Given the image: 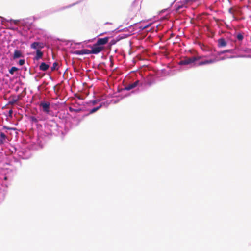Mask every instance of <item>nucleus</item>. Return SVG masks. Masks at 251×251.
<instances>
[{
    "label": "nucleus",
    "mask_w": 251,
    "mask_h": 251,
    "mask_svg": "<svg viewBox=\"0 0 251 251\" xmlns=\"http://www.w3.org/2000/svg\"><path fill=\"white\" fill-rule=\"evenodd\" d=\"M201 48L204 51L208 52L209 54L213 56V57L212 58H208L202 61H200L198 58L195 56H192L190 58H186L184 59L181 60L178 62V64L182 66L186 65L195 66L211 64L216 62L218 60L217 56H216L215 55H221L226 53L234 54L237 51H239L240 50V47L237 45H236L234 48L227 49L219 51H217L216 49L207 46H203V47Z\"/></svg>",
    "instance_id": "f257e3e1"
},
{
    "label": "nucleus",
    "mask_w": 251,
    "mask_h": 251,
    "mask_svg": "<svg viewBox=\"0 0 251 251\" xmlns=\"http://www.w3.org/2000/svg\"><path fill=\"white\" fill-rule=\"evenodd\" d=\"M155 80L153 76H148L142 77L141 79H137L135 81L125 86L124 90L130 91V92L125 94L123 98L129 96L132 94H137L142 91H144L148 89L153 83Z\"/></svg>",
    "instance_id": "f03ea898"
},
{
    "label": "nucleus",
    "mask_w": 251,
    "mask_h": 251,
    "mask_svg": "<svg viewBox=\"0 0 251 251\" xmlns=\"http://www.w3.org/2000/svg\"><path fill=\"white\" fill-rule=\"evenodd\" d=\"M34 21V17H30L20 20L10 19L8 22L11 24H14L20 27H23V30L27 31L31 28Z\"/></svg>",
    "instance_id": "7ed1b4c3"
},
{
    "label": "nucleus",
    "mask_w": 251,
    "mask_h": 251,
    "mask_svg": "<svg viewBox=\"0 0 251 251\" xmlns=\"http://www.w3.org/2000/svg\"><path fill=\"white\" fill-rule=\"evenodd\" d=\"M58 125L54 120L46 121L44 124V136H49L55 134V132L58 130Z\"/></svg>",
    "instance_id": "20e7f679"
},
{
    "label": "nucleus",
    "mask_w": 251,
    "mask_h": 251,
    "mask_svg": "<svg viewBox=\"0 0 251 251\" xmlns=\"http://www.w3.org/2000/svg\"><path fill=\"white\" fill-rule=\"evenodd\" d=\"M14 150L19 157L22 159H27L31 156V150L25 145H23L22 146H18L17 147H14Z\"/></svg>",
    "instance_id": "39448f33"
},
{
    "label": "nucleus",
    "mask_w": 251,
    "mask_h": 251,
    "mask_svg": "<svg viewBox=\"0 0 251 251\" xmlns=\"http://www.w3.org/2000/svg\"><path fill=\"white\" fill-rule=\"evenodd\" d=\"M193 1V0H182L180 2H177L175 4L173 11H175L177 13H179L181 9L186 8L187 4Z\"/></svg>",
    "instance_id": "423d86ee"
},
{
    "label": "nucleus",
    "mask_w": 251,
    "mask_h": 251,
    "mask_svg": "<svg viewBox=\"0 0 251 251\" xmlns=\"http://www.w3.org/2000/svg\"><path fill=\"white\" fill-rule=\"evenodd\" d=\"M63 122H64V128L66 131H68L70 128L76 126L78 124V123L75 124V123L77 122V120L76 119H73L71 120L68 119H65Z\"/></svg>",
    "instance_id": "0eeeda50"
},
{
    "label": "nucleus",
    "mask_w": 251,
    "mask_h": 251,
    "mask_svg": "<svg viewBox=\"0 0 251 251\" xmlns=\"http://www.w3.org/2000/svg\"><path fill=\"white\" fill-rule=\"evenodd\" d=\"M24 57V52L23 47H17L14 50V52L11 57L13 60H16L17 59L22 58Z\"/></svg>",
    "instance_id": "6e6552de"
},
{
    "label": "nucleus",
    "mask_w": 251,
    "mask_h": 251,
    "mask_svg": "<svg viewBox=\"0 0 251 251\" xmlns=\"http://www.w3.org/2000/svg\"><path fill=\"white\" fill-rule=\"evenodd\" d=\"M87 47L91 49L90 50V54H98L103 50V48L100 47L97 43L93 45H88Z\"/></svg>",
    "instance_id": "1a4fd4ad"
},
{
    "label": "nucleus",
    "mask_w": 251,
    "mask_h": 251,
    "mask_svg": "<svg viewBox=\"0 0 251 251\" xmlns=\"http://www.w3.org/2000/svg\"><path fill=\"white\" fill-rule=\"evenodd\" d=\"M109 104V102H108V101H102V102H100V103L99 105H98L96 107H94L92 108V109H91L88 113L84 114L83 115H82V116L83 117H84V116H88V115H89L90 114L94 113L96 112L97 110H98L100 108L102 107L103 106H104L105 107H107Z\"/></svg>",
    "instance_id": "9d476101"
},
{
    "label": "nucleus",
    "mask_w": 251,
    "mask_h": 251,
    "mask_svg": "<svg viewBox=\"0 0 251 251\" xmlns=\"http://www.w3.org/2000/svg\"><path fill=\"white\" fill-rule=\"evenodd\" d=\"M41 110L46 114H49L50 112V103L49 102L43 100L39 104Z\"/></svg>",
    "instance_id": "9b49d317"
},
{
    "label": "nucleus",
    "mask_w": 251,
    "mask_h": 251,
    "mask_svg": "<svg viewBox=\"0 0 251 251\" xmlns=\"http://www.w3.org/2000/svg\"><path fill=\"white\" fill-rule=\"evenodd\" d=\"M141 24H140V25L138 27L139 29H136L135 30H134V31L136 33H138V32H141L144 30H145L146 31H147V32L150 31L151 30H149V29L151 28V23H149L145 24L144 23L142 22V21H141Z\"/></svg>",
    "instance_id": "f8f14e48"
},
{
    "label": "nucleus",
    "mask_w": 251,
    "mask_h": 251,
    "mask_svg": "<svg viewBox=\"0 0 251 251\" xmlns=\"http://www.w3.org/2000/svg\"><path fill=\"white\" fill-rule=\"evenodd\" d=\"M233 37L235 38L234 43L238 42L239 44L241 45L243 40L244 39V33L242 32H235L233 34Z\"/></svg>",
    "instance_id": "ddd939ff"
},
{
    "label": "nucleus",
    "mask_w": 251,
    "mask_h": 251,
    "mask_svg": "<svg viewBox=\"0 0 251 251\" xmlns=\"http://www.w3.org/2000/svg\"><path fill=\"white\" fill-rule=\"evenodd\" d=\"M163 25L160 24H158L157 22H154L153 23H151V28L149 30H151L150 32H157L158 30H160L162 29Z\"/></svg>",
    "instance_id": "4468645a"
},
{
    "label": "nucleus",
    "mask_w": 251,
    "mask_h": 251,
    "mask_svg": "<svg viewBox=\"0 0 251 251\" xmlns=\"http://www.w3.org/2000/svg\"><path fill=\"white\" fill-rule=\"evenodd\" d=\"M30 47L31 49L34 50H41L44 47V44L43 42H33L31 43L30 45Z\"/></svg>",
    "instance_id": "2eb2a0df"
},
{
    "label": "nucleus",
    "mask_w": 251,
    "mask_h": 251,
    "mask_svg": "<svg viewBox=\"0 0 251 251\" xmlns=\"http://www.w3.org/2000/svg\"><path fill=\"white\" fill-rule=\"evenodd\" d=\"M141 22H137L136 23L133 24L132 25H129L127 28H128V29L127 31H129L130 34H133L135 33H136L134 30L136 29H139L138 27L140 25V24H141Z\"/></svg>",
    "instance_id": "dca6fc26"
},
{
    "label": "nucleus",
    "mask_w": 251,
    "mask_h": 251,
    "mask_svg": "<svg viewBox=\"0 0 251 251\" xmlns=\"http://www.w3.org/2000/svg\"><path fill=\"white\" fill-rule=\"evenodd\" d=\"M109 39L110 37L98 38L96 43L100 47L104 48V46L108 43Z\"/></svg>",
    "instance_id": "f3484780"
},
{
    "label": "nucleus",
    "mask_w": 251,
    "mask_h": 251,
    "mask_svg": "<svg viewBox=\"0 0 251 251\" xmlns=\"http://www.w3.org/2000/svg\"><path fill=\"white\" fill-rule=\"evenodd\" d=\"M27 118L31 124H35L37 126V128H38V122L41 120L39 117L29 115L28 116Z\"/></svg>",
    "instance_id": "a211bd4d"
},
{
    "label": "nucleus",
    "mask_w": 251,
    "mask_h": 251,
    "mask_svg": "<svg viewBox=\"0 0 251 251\" xmlns=\"http://www.w3.org/2000/svg\"><path fill=\"white\" fill-rule=\"evenodd\" d=\"M73 53L74 54L78 55L90 54V50L86 49H83L81 50H75L73 52Z\"/></svg>",
    "instance_id": "6ab92c4d"
},
{
    "label": "nucleus",
    "mask_w": 251,
    "mask_h": 251,
    "mask_svg": "<svg viewBox=\"0 0 251 251\" xmlns=\"http://www.w3.org/2000/svg\"><path fill=\"white\" fill-rule=\"evenodd\" d=\"M227 42L225 38L221 37L217 40V46L218 48H223L227 46Z\"/></svg>",
    "instance_id": "aec40b11"
},
{
    "label": "nucleus",
    "mask_w": 251,
    "mask_h": 251,
    "mask_svg": "<svg viewBox=\"0 0 251 251\" xmlns=\"http://www.w3.org/2000/svg\"><path fill=\"white\" fill-rule=\"evenodd\" d=\"M69 110L71 112H79L80 111H84L85 110V107L84 106H81L80 107L70 106L69 107Z\"/></svg>",
    "instance_id": "412c9836"
},
{
    "label": "nucleus",
    "mask_w": 251,
    "mask_h": 251,
    "mask_svg": "<svg viewBox=\"0 0 251 251\" xmlns=\"http://www.w3.org/2000/svg\"><path fill=\"white\" fill-rule=\"evenodd\" d=\"M50 68V65L45 62H42L39 66V69L42 71H46Z\"/></svg>",
    "instance_id": "4be33fe9"
},
{
    "label": "nucleus",
    "mask_w": 251,
    "mask_h": 251,
    "mask_svg": "<svg viewBox=\"0 0 251 251\" xmlns=\"http://www.w3.org/2000/svg\"><path fill=\"white\" fill-rule=\"evenodd\" d=\"M81 2V1H77L76 2H75V3H73L72 4H69L66 6H64V7H61L60 8L58 9H57V10H54L53 12H57V11H62V10H65L67 8H70V7H72L78 3H79L80 2Z\"/></svg>",
    "instance_id": "5701e85b"
},
{
    "label": "nucleus",
    "mask_w": 251,
    "mask_h": 251,
    "mask_svg": "<svg viewBox=\"0 0 251 251\" xmlns=\"http://www.w3.org/2000/svg\"><path fill=\"white\" fill-rule=\"evenodd\" d=\"M43 55V51L42 50H37L36 51V54L33 58V60L34 61L39 60L40 59H41L42 58Z\"/></svg>",
    "instance_id": "b1692460"
},
{
    "label": "nucleus",
    "mask_w": 251,
    "mask_h": 251,
    "mask_svg": "<svg viewBox=\"0 0 251 251\" xmlns=\"http://www.w3.org/2000/svg\"><path fill=\"white\" fill-rule=\"evenodd\" d=\"M131 34H130V33H127V34H126V33H122V34H121L119 35L116 38L117 39V41H120L122 39H125V38H126L128 37Z\"/></svg>",
    "instance_id": "393cba45"
},
{
    "label": "nucleus",
    "mask_w": 251,
    "mask_h": 251,
    "mask_svg": "<svg viewBox=\"0 0 251 251\" xmlns=\"http://www.w3.org/2000/svg\"><path fill=\"white\" fill-rule=\"evenodd\" d=\"M7 139L6 135L2 132H0V145L4 144Z\"/></svg>",
    "instance_id": "a878e982"
},
{
    "label": "nucleus",
    "mask_w": 251,
    "mask_h": 251,
    "mask_svg": "<svg viewBox=\"0 0 251 251\" xmlns=\"http://www.w3.org/2000/svg\"><path fill=\"white\" fill-rule=\"evenodd\" d=\"M171 7V6H170L169 7H168L167 8L164 9L162 10L161 11H160L159 12V15H162L163 13H164L165 12H166V15H165V16H167L168 14H169L170 13L171 11V9L170 8ZM163 17H164V15H163Z\"/></svg>",
    "instance_id": "bb28decb"
},
{
    "label": "nucleus",
    "mask_w": 251,
    "mask_h": 251,
    "mask_svg": "<svg viewBox=\"0 0 251 251\" xmlns=\"http://www.w3.org/2000/svg\"><path fill=\"white\" fill-rule=\"evenodd\" d=\"M19 70V69L18 68L13 66L9 69V72L11 75H13L14 73L16 71H18Z\"/></svg>",
    "instance_id": "cd10ccee"
},
{
    "label": "nucleus",
    "mask_w": 251,
    "mask_h": 251,
    "mask_svg": "<svg viewBox=\"0 0 251 251\" xmlns=\"http://www.w3.org/2000/svg\"><path fill=\"white\" fill-rule=\"evenodd\" d=\"M128 29V28H124L123 29H120V27L117 28L115 30H113L112 32H115L116 33H119L121 31H127Z\"/></svg>",
    "instance_id": "c85d7f7f"
},
{
    "label": "nucleus",
    "mask_w": 251,
    "mask_h": 251,
    "mask_svg": "<svg viewBox=\"0 0 251 251\" xmlns=\"http://www.w3.org/2000/svg\"><path fill=\"white\" fill-rule=\"evenodd\" d=\"M58 68V63L56 62H54L53 63L52 66L51 67V71H54V70H57Z\"/></svg>",
    "instance_id": "c756f323"
},
{
    "label": "nucleus",
    "mask_w": 251,
    "mask_h": 251,
    "mask_svg": "<svg viewBox=\"0 0 251 251\" xmlns=\"http://www.w3.org/2000/svg\"><path fill=\"white\" fill-rule=\"evenodd\" d=\"M136 0H135L132 3V5H131V7H132V10H134L135 11H137V10H138L139 9L138 7H137V8H135V7H136Z\"/></svg>",
    "instance_id": "7c9ffc66"
},
{
    "label": "nucleus",
    "mask_w": 251,
    "mask_h": 251,
    "mask_svg": "<svg viewBox=\"0 0 251 251\" xmlns=\"http://www.w3.org/2000/svg\"><path fill=\"white\" fill-rule=\"evenodd\" d=\"M118 42V41H117L116 38H115L113 39L110 40V41L109 42V45L110 46H113V45L116 44Z\"/></svg>",
    "instance_id": "2f4dec72"
},
{
    "label": "nucleus",
    "mask_w": 251,
    "mask_h": 251,
    "mask_svg": "<svg viewBox=\"0 0 251 251\" xmlns=\"http://www.w3.org/2000/svg\"><path fill=\"white\" fill-rule=\"evenodd\" d=\"M17 101V99H13L9 101L8 102V105H13L14 104L16 101Z\"/></svg>",
    "instance_id": "473e14b6"
},
{
    "label": "nucleus",
    "mask_w": 251,
    "mask_h": 251,
    "mask_svg": "<svg viewBox=\"0 0 251 251\" xmlns=\"http://www.w3.org/2000/svg\"><path fill=\"white\" fill-rule=\"evenodd\" d=\"M25 63V60L24 59L20 58L18 61V64L21 66L23 65Z\"/></svg>",
    "instance_id": "72a5a7b5"
},
{
    "label": "nucleus",
    "mask_w": 251,
    "mask_h": 251,
    "mask_svg": "<svg viewBox=\"0 0 251 251\" xmlns=\"http://www.w3.org/2000/svg\"><path fill=\"white\" fill-rule=\"evenodd\" d=\"M3 128L7 129V130H15V128H14L9 127H8L7 126H3Z\"/></svg>",
    "instance_id": "f704fd0d"
},
{
    "label": "nucleus",
    "mask_w": 251,
    "mask_h": 251,
    "mask_svg": "<svg viewBox=\"0 0 251 251\" xmlns=\"http://www.w3.org/2000/svg\"><path fill=\"white\" fill-rule=\"evenodd\" d=\"M228 12H229V13L230 14H232V15H234V13H233V10H232V8H229V9H228Z\"/></svg>",
    "instance_id": "c9c22d12"
},
{
    "label": "nucleus",
    "mask_w": 251,
    "mask_h": 251,
    "mask_svg": "<svg viewBox=\"0 0 251 251\" xmlns=\"http://www.w3.org/2000/svg\"><path fill=\"white\" fill-rule=\"evenodd\" d=\"M13 114V110L12 109H10L8 111V114L9 116H12Z\"/></svg>",
    "instance_id": "e433bc0d"
},
{
    "label": "nucleus",
    "mask_w": 251,
    "mask_h": 251,
    "mask_svg": "<svg viewBox=\"0 0 251 251\" xmlns=\"http://www.w3.org/2000/svg\"><path fill=\"white\" fill-rule=\"evenodd\" d=\"M96 37H95L93 39H89V40H88L87 41H85V42H93L94 40H95Z\"/></svg>",
    "instance_id": "4c0bfd02"
},
{
    "label": "nucleus",
    "mask_w": 251,
    "mask_h": 251,
    "mask_svg": "<svg viewBox=\"0 0 251 251\" xmlns=\"http://www.w3.org/2000/svg\"><path fill=\"white\" fill-rule=\"evenodd\" d=\"M0 18L2 19V22H4V21H7L8 22L9 21V20H7L6 19L4 18H3V17H1L0 16Z\"/></svg>",
    "instance_id": "58836bf2"
},
{
    "label": "nucleus",
    "mask_w": 251,
    "mask_h": 251,
    "mask_svg": "<svg viewBox=\"0 0 251 251\" xmlns=\"http://www.w3.org/2000/svg\"><path fill=\"white\" fill-rule=\"evenodd\" d=\"M107 32H103V33H101L99 35H98V36H96V37H98V36H102V35H103L104 34H107Z\"/></svg>",
    "instance_id": "ea45409f"
},
{
    "label": "nucleus",
    "mask_w": 251,
    "mask_h": 251,
    "mask_svg": "<svg viewBox=\"0 0 251 251\" xmlns=\"http://www.w3.org/2000/svg\"><path fill=\"white\" fill-rule=\"evenodd\" d=\"M13 160L15 162H18L19 160L17 158H15V157H13Z\"/></svg>",
    "instance_id": "a19ab883"
},
{
    "label": "nucleus",
    "mask_w": 251,
    "mask_h": 251,
    "mask_svg": "<svg viewBox=\"0 0 251 251\" xmlns=\"http://www.w3.org/2000/svg\"><path fill=\"white\" fill-rule=\"evenodd\" d=\"M119 100H112V101H113L114 103H116L117 102H118L119 101Z\"/></svg>",
    "instance_id": "79ce46f5"
},
{
    "label": "nucleus",
    "mask_w": 251,
    "mask_h": 251,
    "mask_svg": "<svg viewBox=\"0 0 251 251\" xmlns=\"http://www.w3.org/2000/svg\"><path fill=\"white\" fill-rule=\"evenodd\" d=\"M92 102H93V104L94 105V104H96L97 102V100H94L92 101Z\"/></svg>",
    "instance_id": "37998d69"
},
{
    "label": "nucleus",
    "mask_w": 251,
    "mask_h": 251,
    "mask_svg": "<svg viewBox=\"0 0 251 251\" xmlns=\"http://www.w3.org/2000/svg\"><path fill=\"white\" fill-rule=\"evenodd\" d=\"M235 57H236L235 56L231 55L229 58H235Z\"/></svg>",
    "instance_id": "c03bdc74"
},
{
    "label": "nucleus",
    "mask_w": 251,
    "mask_h": 251,
    "mask_svg": "<svg viewBox=\"0 0 251 251\" xmlns=\"http://www.w3.org/2000/svg\"><path fill=\"white\" fill-rule=\"evenodd\" d=\"M248 57L251 58V55H248Z\"/></svg>",
    "instance_id": "a18cd8bd"
},
{
    "label": "nucleus",
    "mask_w": 251,
    "mask_h": 251,
    "mask_svg": "<svg viewBox=\"0 0 251 251\" xmlns=\"http://www.w3.org/2000/svg\"><path fill=\"white\" fill-rule=\"evenodd\" d=\"M106 24H109V23L107 22V23H106Z\"/></svg>",
    "instance_id": "49530a36"
},
{
    "label": "nucleus",
    "mask_w": 251,
    "mask_h": 251,
    "mask_svg": "<svg viewBox=\"0 0 251 251\" xmlns=\"http://www.w3.org/2000/svg\"><path fill=\"white\" fill-rule=\"evenodd\" d=\"M6 76H8V74H7V75H6Z\"/></svg>",
    "instance_id": "de8ad7c7"
}]
</instances>
